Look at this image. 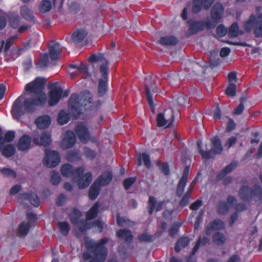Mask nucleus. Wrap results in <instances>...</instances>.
<instances>
[{
    "label": "nucleus",
    "instance_id": "nucleus-1",
    "mask_svg": "<svg viewBox=\"0 0 262 262\" xmlns=\"http://www.w3.org/2000/svg\"><path fill=\"white\" fill-rule=\"evenodd\" d=\"M46 83V79L45 78L38 77L26 85L25 91L33 93L37 97L26 98L23 102L24 97L20 96L14 101L11 114L15 119L19 120L26 112L32 113L35 111L37 106H43L46 103V95L42 93Z\"/></svg>",
    "mask_w": 262,
    "mask_h": 262
},
{
    "label": "nucleus",
    "instance_id": "nucleus-2",
    "mask_svg": "<svg viewBox=\"0 0 262 262\" xmlns=\"http://www.w3.org/2000/svg\"><path fill=\"white\" fill-rule=\"evenodd\" d=\"M108 241L106 237H103L98 242L92 239L85 240L86 251L84 252L82 254L83 259L87 260L92 258L89 262H104L108 253L105 246Z\"/></svg>",
    "mask_w": 262,
    "mask_h": 262
},
{
    "label": "nucleus",
    "instance_id": "nucleus-3",
    "mask_svg": "<svg viewBox=\"0 0 262 262\" xmlns=\"http://www.w3.org/2000/svg\"><path fill=\"white\" fill-rule=\"evenodd\" d=\"M88 60L92 63L94 69L96 64L100 66L99 70L102 78L99 80L98 95L100 97H102L107 91L108 62L105 59L104 55L100 53L91 55Z\"/></svg>",
    "mask_w": 262,
    "mask_h": 262
},
{
    "label": "nucleus",
    "instance_id": "nucleus-4",
    "mask_svg": "<svg viewBox=\"0 0 262 262\" xmlns=\"http://www.w3.org/2000/svg\"><path fill=\"white\" fill-rule=\"evenodd\" d=\"M60 171L63 177L71 178L73 181H76L80 189L88 187L92 181V173L88 172L83 174L84 169L82 167L74 169L73 165H62Z\"/></svg>",
    "mask_w": 262,
    "mask_h": 262
},
{
    "label": "nucleus",
    "instance_id": "nucleus-5",
    "mask_svg": "<svg viewBox=\"0 0 262 262\" xmlns=\"http://www.w3.org/2000/svg\"><path fill=\"white\" fill-rule=\"evenodd\" d=\"M92 95L88 91L82 92L79 95L71 94L68 101V107L74 119L80 117L83 109H85L87 103H92Z\"/></svg>",
    "mask_w": 262,
    "mask_h": 262
},
{
    "label": "nucleus",
    "instance_id": "nucleus-6",
    "mask_svg": "<svg viewBox=\"0 0 262 262\" xmlns=\"http://www.w3.org/2000/svg\"><path fill=\"white\" fill-rule=\"evenodd\" d=\"M201 145L202 141L201 140L198 141L197 146L199 152L201 155L202 158L204 160L213 158L216 155L221 154L223 150V147L221 140L217 136L211 139V148L210 149L207 150L206 148V150H204L202 149Z\"/></svg>",
    "mask_w": 262,
    "mask_h": 262
},
{
    "label": "nucleus",
    "instance_id": "nucleus-7",
    "mask_svg": "<svg viewBox=\"0 0 262 262\" xmlns=\"http://www.w3.org/2000/svg\"><path fill=\"white\" fill-rule=\"evenodd\" d=\"M240 199L244 201L250 202L254 200L256 202L262 201V188L258 185H255L252 188L248 185L242 186L238 191Z\"/></svg>",
    "mask_w": 262,
    "mask_h": 262
},
{
    "label": "nucleus",
    "instance_id": "nucleus-8",
    "mask_svg": "<svg viewBox=\"0 0 262 262\" xmlns=\"http://www.w3.org/2000/svg\"><path fill=\"white\" fill-rule=\"evenodd\" d=\"M57 82L51 83L49 85L50 91L49 92L48 104L50 106L56 105L61 98L62 89L60 87H57Z\"/></svg>",
    "mask_w": 262,
    "mask_h": 262
},
{
    "label": "nucleus",
    "instance_id": "nucleus-9",
    "mask_svg": "<svg viewBox=\"0 0 262 262\" xmlns=\"http://www.w3.org/2000/svg\"><path fill=\"white\" fill-rule=\"evenodd\" d=\"M145 93L147 100L149 106L152 107L154 106L151 93H156L158 91L157 85L154 83L151 77L145 78Z\"/></svg>",
    "mask_w": 262,
    "mask_h": 262
},
{
    "label": "nucleus",
    "instance_id": "nucleus-10",
    "mask_svg": "<svg viewBox=\"0 0 262 262\" xmlns=\"http://www.w3.org/2000/svg\"><path fill=\"white\" fill-rule=\"evenodd\" d=\"M237 165H227L223 169L220 171L216 176V181H220L223 180V183L226 186L230 184L233 180V178L231 176L225 177V176L235 169Z\"/></svg>",
    "mask_w": 262,
    "mask_h": 262
},
{
    "label": "nucleus",
    "instance_id": "nucleus-11",
    "mask_svg": "<svg viewBox=\"0 0 262 262\" xmlns=\"http://www.w3.org/2000/svg\"><path fill=\"white\" fill-rule=\"evenodd\" d=\"M189 169V165L185 166L182 176L178 182L176 190V194L178 197L182 196L184 193L185 186L188 181Z\"/></svg>",
    "mask_w": 262,
    "mask_h": 262
},
{
    "label": "nucleus",
    "instance_id": "nucleus-12",
    "mask_svg": "<svg viewBox=\"0 0 262 262\" xmlns=\"http://www.w3.org/2000/svg\"><path fill=\"white\" fill-rule=\"evenodd\" d=\"M236 198L231 195H228L227 198V202L224 201H220L217 205V211L219 214L221 215L226 214L230 209L228 205L232 206L237 203Z\"/></svg>",
    "mask_w": 262,
    "mask_h": 262
},
{
    "label": "nucleus",
    "instance_id": "nucleus-13",
    "mask_svg": "<svg viewBox=\"0 0 262 262\" xmlns=\"http://www.w3.org/2000/svg\"><path fill=\"white\" fill-rule=\"evenodd\" d=\"M39 135L35 134L33 135L32 141L33 143L37 145H42L45 147L49 146L51 143V136L50 134L47 132H43L41 134L40 139H39Z\"/></svg>",
    "mask_w": 262,
    "mask_h": 262
},
{
    "label": "nucleus",
    "instance_id": "nucleus-14",
    "mask_svg": "<svg viewBox=\"0 0 262 262\" xmlns=\"http://www.w3.org/2000/svg\"><path fill=\"white\" fill-rule=\"evenodd\" d=\"M215 0H193L192 11L194 14L199 13L204 8L205 10L210 8Z\"/></svg>",
    "mask_w": 262,
    "mask_h": 262
},
{
    "label": "nucleus",
    "instance_id": "nucleus-15",
    "mask_svg": "<svg viewBox=\"0 0 262 262\" xmlns=\"http://www.w3.org/2000/svg\"><path fill=\"white\" fill-rule=\"evenodd\" d=\"M45 157L43 159V164H59L60 156L56 150L46 149Z\"/></svg>",
    "mask_w": 262,
    "mask_h": 262
},
{
    "label": "nucleus",
    "instance_id": "nucleus-16",
    "mask_svg": "<svg viewBox=\"0 0 262 262\" xmlns=\"http://www.w3.org/2000/svg\"><path fill=\"white\" fill-rule=\"evenodd\" d=\"M79 139L83 143H86L90 140V134L88 127L82 124H77L74 128Z\"/></svg>",
    "mask_w": 262,
    "mask_h": 262
},
{
    "label": "nucleus",
    "instance_id": "nucleus-17",
    "mask_svg": "<svg viewBox=\"0 0 262 262\" xmlns=\"http://www.w3.org/2000/svg\"><path fill=\"white\" fill-rule=\"evenodd\" d=\"M224 7L221 3H216L211 10V18L215 23H217L223 17Z\"/></svg>",
    "mask_w": 262,
    "mask_h": 262
},
{
    "label": "nucleus",
    "instance_id": "nucleus-18",
    "mask_svg": "<svg viewBox=\"0 0 262 262\" xmlns=\"http://www.w3.org/2000/svg\"><path fill=\"white\" fill-rule=\"evenodd\" d=\"M49 54L52 61H57L62 52V47L58 42L54 41L52 45L48 47Z\"/></svg>",
    "mask_w": 262,
    "mask_h": 262
},
{
    "label": "nucleus",
    "instance_id": "nucleus-19",
    "mask_svg": "<svg viewBox=\"0 0 262 262\" xmlns=\"http://www.w3.org/2000/svg\"><path fill=\"white\" fill-rule=\"evenodd\" d=\"M19 201L28 200L31 205L34 207H38L40 204L39 197L34 193L25 192L19 194L18 197Z\"/></svg>",
    "mask_w": 262,
    "mask_h": 262
},
{
    "label": "nucleus",
    "instance_id": "nucleus-20",
    "mask_svg": "<svg viewBox=\"0 0 262 262\" xmlns=\"http://www.w3.org/2000/svg\"><path fill=\"white\" fill-rule=\"evenodd\" d=\"M157 203V200L154 196H149L147 205L148 212L149 215H152L155 210L157 212L162 210L164 201L159 202L156 206Z\"/></svg>",
    "mask_w": 262,
    "mask_h": 262
},
{
    "label": "nucleus",
    "instance_id": "nucleus-21",
    "mask_svg": "<svg viewBox=\"0 0 262 262\" xmlns=\"http://www.w3.org/2000/svg\"><path fill=\"white\" fill-rule=\"evenodd\" d=\"M76 139L75 134L73 131L67 130L62 142V146L65 148L72 147L75 144Z\"/></svg>",
    "mask_w": 262,
    "mask_h": 262
},
{
    "label": "nucleus",
    "instance_id": "nucleus-22",
    "mask_svg": "<svg viewBox=\"0 0 262 262\" xmlns=\"http://www.w3.org/2000/svg\"><path fill=\"white\" fill-rule=\"evenodd\" d=\"M225 227V223L220 219H215L209 223L206 229V234L210 235L212 231L223 229Z\"/></svg>",
    "mask_w": 262,
    "mask_h": 262
},
{
    "label": "nucleus",
    "instance_id": "nucleus-23",
    "mask_svg": "<svg viewBox=\"0 0 262 262\" xmlns=\"http://www.w3.org/2000/svg\"><path fill=\"white\" fill-rule=\"evenodd\" d=\"M187 24L189 26L188 31L190 35L195 34L204 29L203 20L194 21L192 19H189L187 20Z\"/></svg>",
    "mask_w": 262,
    "mask_h": 262
},
{
    "label": "nucleus",
    "instance_id": "nucleus-24",
    "mask_svg": "<svg viewBox=\"0 0 262 262\" xmlns=\"http://www.w3.org/2000/svg\"><path fill=\"white\" fill-rule=\"evenodd\" d=\"M113 175L111 171H107L104 174L99 176L94 181L101 188V186H105L108 185L113 180Z\"/></svg>",
    "mask_w": 262,
    "mask_h": 262
},
{
    "label": "nucleus",
    "instance_id": "nucleus-25",
    "mask_svg": "<svg viewBox=\"0 0 262 262\" xmlns=\"http://www.w3.org/2000/svg\"><path fill=\"white\" fill-rule=\"evenodd\" d=\"M51 123V117L47 115L38 117L35 120V123L38 128L45 129L48 128Z\"/></svg>",
    "mask_w": 262,
    "mask_h": 262
},
{
    "label": "nucleus",
    "instance_id": "nucleus-26",
    "mask_svg": "<svg viewBox=\"0 0 262 262\" xmlns=\"http://www.w3.org/2000/svg\"><path fill=\"white\" fill-rule=\"evenodd\" d=\"M116 236L121 240L124 241L125 243H130L134 238L132 231L129 229H119L116 232Z\"/></svg>",
    "mask_w": 262,
    "mask_h": 262
},
{
    "label": "nucleus",
    "instance_id": "nucleus-27",
    "mask_svg": "<svg viewBox=\"0 0 262 262\" xmlns=\"http://www.w3.org/2000/svg\"><path fill=\"white\" fill-rule=\"evenodd\" d=\"M31 138L27 135H23L19 139L17 146L18 150L25 151L28 149L31 145Z\"/></svg>",
    "mask_w": 262,
    "mask_h": 262
},
{
    "label": "nucleus",
    "instance_id": "nucleus-28",
    "mask_svg": "<svg viewBox=\"0 0 262 262\" xmlns=\"http://www.w3.org/2000/svg\"><path fill=\"white\" fill-rule=\"evenodd\" d=\"M158 42L163 46H172L178 43V39L173 35L165 36L160 37Z\"/></svg>",
    "mask_w": 262,
    "mask_h": 262
},
{
    "label": "nucleus",
    "instance_id": "nucleus-29",
    "mask_svg": "<svg viewBox=\"0 0 262 262\" xmlns=\"http://www.w3.org/2000/svg\"><path fill=\"white\" fill-rule=\"evenodd\" d=\"M20 13L22 17L26 20L35 23V18L33 15L32 11L28 6H22L20 10Z\"/></svg>",
    "mask_w": 262,
    "mask_h": 262
},
{
    "label": "nucleus",
    "instance_id": "nucleus-30",
    "mask_svg": "<svg viewBox=\"0 0 262 262\" xmlns=\"http://www.w3.org/2000/svg\"><path fill=\"white\" fill-rule=\"evenodd\" d=\"M8 18L9 25L11 28L13 29L18 28L20 23V18L18 14L11 13L8 15Z\"/></svg>",
    "mask_w": 262,
    "mask_h": 262
},
{
    "label": "nucleus",
    "instance_id": "nucleus-31",
    "mask_svg": "<svg viewBox=\"0 0 262 262\" xmlns=\"http://www.w3.org/2000/svg\"><path fill=\"white\" fill-rule=\"evenodd\" d=\"M101 190V187L95 182L91 186L89 190V198L90 200H95L98 196Z\"/></svg>",
    "mask_w": 262,
    "mask_h": 262
},
{
    "label": "nucleus",
    "instance_id": "nucleus-32",
    "mask_svg": "<svg viewBox=\"0 0 262 262\" xmlns=\"http://www.w3.org/2000/svg\"><path fill=\"white\" fill-rule=\"evenodd\" d=\"M190 239L187 236H182L179 238L174 246V250L179 252L182 248L186 247L190 243Z\"/></svg>",
    "mask_w": 262,
    "mask_h": 262
},
{
    "label": "nucleus",
    "instance_id": "nucleus-33",
    "mask_svg": "<svg viewBox=\"0 0 262 262\" xmlns=\"http://www.w3.org/2000/svg\"><path fill=\"white\" fill-rule=\"evenodd\" d=\"M87 34V32L85 30H78L73 32L72 35V38L74 42L76 43H80L83 40Z\"/></svg>",
    "mask_w": 262,
    "mask_h": 262
},
{
    "label": "nucleus",
    "instance_id": "nucleus-34",
    "mask_svg": "<svg viewBox=\"0 0 262 262\" xmlns=\"http://www.w3.org/2000/svg\"><path fill=\"white\" fill-rule=\"evenodd\" d=\"M100 208V205L98 202L95 203L93 206L90 209V210L86 213V219L88 220H92L95 218L98 213Z\"/></svg>",
    "mask_w": 262,
    "mask_h": 262
},
{
    "label": "nucleus",
    "instance_id": "nucleus-35",
    "mask_svg": "<svg viewBox=\"0 0 262 262\" xmlns=\"http://www.w3.org/2000/svg\"><path fill=\"white\" fill-rule=\"evenodd\" d=\"M208 242H209V239L208 237H199L196 241V243L195 246H194V247L191 252L190 257L191 256L194 255L196 253V252L198 251V250H199V249L200 248V247L201 246H203L205 245Z\"/></svg>",
    "mask_w": 262,
    "mask_h": 262
},
{
    "label": "nucleus",
    "instance_id": "nucleus-36",
    "mask_svg": "<svg viewBox=\"0 0 262 262\" xmlns=\"http://www.w3.org/2000/svg\"><path fill=\"white\" fill-rule=\"evenodd\" d=\"M69 67L72 69H76L78 73H83L88 76L91 75L89 72L88 66L83 62H81L79 64H71Z\"/></svg>",
    "mask_w": 262,
    "mask_h": 262
},
{
    "label": "nucleus",
    "instance_id": "nucleus-37",
    "mask_svg": "<svg viewBox=\"0 0 262 262\" xmlns=\"http://www.w3.org/2000/svg\"><path fill=\"white\" fill-rule=\"evenodd\" d=\"M81 216V212L77 208H74L72 210L71 212L69 214V218L71 222L73 224L76 225H78V223L80 221L79 219Z\"/></svg>",
    "mask_w": 262,
    "mask_h": 262
},
{
    "label": "nucleus",
    "instance_id": "nucleus-38",
    "mask_svg": "<svg viewBox=\"0 0 262 262\" xmlns=\"http://www.w3.org/2000/svg\"><path fill=\"white\" fill-rule=\"evenodd\" d=\"M70 119V116L69 113L64 110H61L58 115L57 122L60 125H64L68 123Z\"/></svg>",
    "mask_w": 262,
    "mask_h": 262
},
{
    "label": "nucleus",
    "instance_id": "nucleus-39",
    "mask_svg": "<svg viewBox=\"0 0 262 262\" xmlns=\"http://www.w3.org/2000/svg\"><path fill=\"white\" fill-rule=\"evenodd\" d=\"M213 241L217 246H221L226 242V237L224 234L220 232L213 234L212 236Z\"/></svg>",
    "mask_w": 262,
    "mask_h": 262
},
{
    "label": "nucleus",
    "instance_id": "nucleus-40",
    "mask_svg": "<svg viewBox=\"0 0 262 262\" xmlns=\"http://www.w3.org/2000/svg\"><path fill=\"white\" fill-rule=\"evenodd\" d=\"M1 151H2V154L4 156L9 158L15 154V149L13 145L8 144L6 146L4 145Z\"/></svg>",
    "mask_w": 262,
    "mask_h": 262
},
{
    "label": "nucleus",
    "instance_id": "nucleus-41",
    "mask_svg": "<svg viewBox=\"0 0 262 262\" xmlns=\"http://www.w3.org/2000/svg\"><path fill=\"white\" fill-rule=\"evenodd\" d=\"M163 113L164 114L165 118H166V121L167 123L166 127H171L174 120L173 111L171 109L166 110Z\"/></svg>",
    "mask_w": 262,
    "mask_h": 262
},
{
    "label": "nucleus",
    "instance_id": "nucleus-42",
    "mask_svg": "<svg viewBox=\"0 0 262 262\" xmlns=\"http://www.w3.org/2000/svg\"><path fill=\"white\" fill-rule=\"evenodd\" d=\"M30 227L31 223L30 222L20 223L18 228L19 234L20 236H26L28 233Z\"/></svg>",
    "mask_w": 262,
    "mask_h": 262
},
{
    "label": "nucleus",
    "instance_id": "nucleus-43",
    "mask_svg": "<svg viewBox=\"0 0 262 262\" xmlns=\"http://www.w3.org/2000/svg\"><path fill=\"white\" fill-rule=\"evenodd\" d=\"M51 8V2L49 0H42L39 6V10L41 13L48 12Z\"/></svg>",
    "mask_w": 262,
    "mask_h": 262
},
{
    "label": "nucleus",
    "instance_id": "nucleus-44",
    "mask_svg": "<svg viewBox=\"0 0 262 262\" xmlns=\"http://www.w3.org/2000/svg\"><path fill=\"white\" fill-rule=\"evenodd\" d=\"M66 159L69 162L77 161L80 159V155L77 151L71 150L67 154Z\"/></svg>",
    "mask_w": 262,
    "mask_h": 262
},
{
    "label": "nucleus",
    "instance_id": "nucleus-45",
    "mask_svg": "<svg viewBox=\"0 0 262 262\" xmlns=\"http://www.w3.org/2000/svg\"><path fill=\"white\" fill-rule=\"evenodd\" d=\"M60 233L64 236H67L70 231V225L67 222H59L57 224Z\"/></svg>",
    "mask_w": 262,
    "mask_h": 262
},
{
    "label": "nucleus",
    "instance_id": "nucleus-46",
    "mask_svg": "<svg viewBox=\"0 0 262 262\" xmlns=\"http://www.w3.org/2000/svg\"><path fill=\"white\" fill-rule=\"evenodd\" d=\"M138 164H151L149 155L147 153H140L137 156Z\"/></svg>",
    "mask_w": 262,
    "mask_h": 262
},
{
    "label": "nucleus",
    "instance_id": "nucleus-47",
    "mask_svg": "<svg viewBox=\"0 0 262 262\" xmlns=\"http://www.w3.org/2000/svg\"><path fill=\"white\" fill-rule=\"evenodd\" d=\"M239 27L237 23H233L228 30V34L229 37H233L238 36Z\"/></svg>",
    "mask_w": 262,
    "mask_h": 262
},
{
    "label": "nucleus",
    "instance_id": "nucleus-48",
    "mask_svg": "<svg viewBox=\"0 0 262 262\" xmlns=\"http://www.w3.org/2000/svg\"><path fill=\"white\" fill-rule=\"evenodd\" d=\"M61 181V177L58 172L55 171L51 172L50 182L53 185H57Z\"/></svg>",
    "mask_w": 262,
    "mask_h": 262
},
{
    "label": "nucleus",
    "instance_id": "nucleus-49",
    "mask_svg": "<svg viewBox=\"0 0 262 262\" xmlns=\"http://www.w3.org/2000/svg\"><path fill=\"white\" fill-rule=\"evenodd\" d=\"M83 155L87 158L92 160L96 158L97 153L95 150L85 146L83 147Z\"/></svg>",
    "mask_w": 262,
    "mask_h": 262
},
{
    "label": "nucleus",
    "instance_id": "nucleus-50",
    "mask_svg": "<svg viewBox=\"0 0 262 262\" xmlns=\"http://www.w3.org/2000/svg\"><path fill=\"white\" fill-rule=\"evenodd\" d=\"M49 56L47 53L42 54L39 59L38 65L40 68H44L48 66Z\"/></svg>",
    "mask_w": 262,
    "mask_h": 262
},
{
    "label": "nucleus",
    "instance_id": "nucleus-51",
    "mask_svg": "<svg viewBox=\"0 0 262 262\" xmlns=\"http://www.w3.org/2000/svg\"><path fill=\"white\" fill-rule=\"evenodd\" d=\"M236 92V85L234 83H230L225 91V94L229 97H234Z\"/></svg>",
    "mask_w": 262,
    "mask_h": 262
},
{
    "label": "nucleus",
    "instance_id": "nucleus-52",
    "mask_svg": "<svg viewBox=\"0 0 262 262\" xmlns=\"http://www.w3.org/2000/svg\"><path fill=\"white\" fill-rule=\"evenodd\" d=\"M165 116L163 113H159L157 117V124L158 127H163L165 125H167L166 121Z\"/></svg>",
    "mask_w": 262,
    "mask_h": 262
},
{
    "label": "nucleus",
    "instance_id": "nucleus-53",
    "mask_svg": "<svg viewBox=\"0 0 262 262\" xmlns=\"http://www.w3.org/2000/svg\"><path fill=\"white\" fill-rule=\"evenodd\" d=\"M136 177H129L126 178L123 182L124 189L126 190H128L131 186L136 182Z\"/></svg>",
    "mask_w": 262,
    "mask_h": 262
},
{
    "label": "nucleus",
    "instance_id": "nucleus-54",
    "mask_svg": "<svg viewBox=\"0 0 262 262\" xmlns=\"http://www.w3.org/2000/svg\"><path fill=\"white\" fill-rule=\"evenodd\" d=\"M18 38L17 35H14L10 37L6 41L4 51L7 53L10 49L13 42Z\"/></svg>",
    "mask_w": 262,
    "mask_h": 262
},
{
    "label": "nucleus",
    "instance_id": "nucleus-55",
    "mask_svg": "<svg viewBox=\"0 0 262 262\" xmlns=\"http://www.w3.org/2000/svg\"><path fill=\"white\" fill-rule=\"evenodd\" d=\"M1 173L4 175V176L6 177H12L13 178H15L16 177V173L15 171L10 169L4 168L1 169Z\"/></svg>",
    "mask_w": 262,
    "mask_h": 262
},
{
    "label": "nucleus",
    "instance_id": "nucleus-56",
    "mask_svg": "<svg viewBox=\"0 0 262 262\" xmlns=\"http://www.w3.org/2000/svg\"><path fill=\"white\" fill-rule=\"evenodd\" d=\"M15 137V132L12 130H9L6 133L4 138H3V145L5 142H10L13 140Z\"/></svg>",
    "mask_w": 262,
    "mask_h": 262
},
{
    "label": "nucleus",
    "instance_id": "nucleus-57",
    "mask_svg": "<svg viewBox=\"0 0 262 262\" xmlns=\"http://www.w3.org/2000/svg\"><path fill=\"white\" fill-rule=\"evenodd\" d=\"M138 239L140 242H145L151 243L154 241V239L151 235L148 233L145 232L138 236Z\"/></svg>",
    "mask_w": 262,
    "mask_h": 262
},
{
    "label": "nucleus",
    "instance_id": "nucleus-58",
    "mask_svg": "<svg viewBox=\"0 0 262 262\" xmlns=\"http://www.w3.org/2000/svg\"><path fill=\"white\" fill-rule=\"evenodd\" d=\"M216 33L220 37L225 36L228 33V30L224 25H219L216 28Z\"/></svg>",
    "mask_w": 262,
    "mask_h": 262
},
{
    "label": "nucleus",
    "instance_id": "nucleus-59",
    "mask_svg": "<svg viewBox=\"0 0 262 262\" xmlns=\"http://www.w3.org/2000/svg\"><path fill=\"white\" fill-rule=\"evenodd\" d=\"M204 212L203 210H201L199 212V215L195 218V221L194 225V230H199L200 228V225L201 222L202 221L203 214Z\"/></svg>",
    "mask_w": 262,
    "mask_h": 262
},
{
    "label": "nucleus",
    "instance_id": "nucleus-60",
    "mask_svg": "<svg viewBox=\"0 0 262 262\" xmlns=\"http://www.w3.org/2000/svg\"><path fill=\"white\" fill-rule=\"evenodd\" d=\"M190 196V194L185 192L180 202V205L181 207H185L187 206L189 203Z\"/></svg>",
    "mask_w": 262,
    "mask_h": 262
},
{
    "label": "nucleus",
    "instance_id": "nucleus-61",
    "mask_svg": "<svg viewBox=\"0 0 262 262\" xmlns=\"http://www.w3.org/2000/svg\"><path fill=\"white\" fill-rule=\"evenodd\" d=\"M80 9L79 5L78 3L73 2L70 4L69 6V10L71 13L76 14L80 11Z\"/></svg>",
    "mask_w": 262,
    "mask_h": 262
},
{
    "label": "nucleus",
    "instance_id": "nucleus-62",
    "mask_svg": "<svg viewBox=\"0 0 262 262\" xmlns=\"http://www.w3.org/2000/svg\"><path fill=\"white\" fill-rule=\"evenodd\" d=\"M222 113L219 103L216 104V107L213 111V118L214 120H220L221 118Z\"/></svg>",
    "mask_w": 262,
    "mask_h": 262
},
{
    "label": "nucleus",
    "instance_id": "nucleus-63",
    "mask_svg": "<svg viewBox=\"0 0 262 262\" xmlns=\"http://www.w3.org/2000/svg\"><path fill=\"white\" fill-rule=\"evenodd\" d=\"M203 205V201L200 199H198L194 202L192 203L189 206L191 210H198Z\"/></svg>",
    "mask_w": 262,
    "mask_h": 262
},
{
    "label": "nucleus",
    "instance_id": "nucleus-64",
    "mask_svg": "<svg viewBox=\"0 0 262 262\" xmlns=\"http://www.w3.org/2000/svg\"><path fill=\"white\" fill-rule=\"evenodd\" d=\"M179 226L177 224H173L168 230L169 235L172 237L176 234L178 231Z\"/></svg>",
    "mask_w": 262,
    "mask_h": 262
}]
</instances>
